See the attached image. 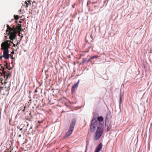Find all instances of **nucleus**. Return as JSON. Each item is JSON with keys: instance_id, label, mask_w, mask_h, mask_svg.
<instances>
[{"instance_id": "27", "label": "nucleus", "mask_w": 152, "mask_h": 152, "mask_svg": "<svg viewBox=\"0 0 152 152\" xmlns=\"http://www.w3.org/2000/svg\"><path fill=\"white\" fill-rule=\"evenodd\" d=\"M32 126H31V127H30V129H32Z\"/></svg>"}, {"instance_id": "13", "label": "nucleus", "mask_w": 152, "mask_h": 152, "mask_svg": "<svg viewBox=\"0 0 152 152\" xmlns=\"http://www.w3.org/2000/svg\"><path fill=\"white\" fill-rule=\"evenodd\" d=\"M98 57V56H92L91 57V59H94Z\"/></svg>"}, {"instance_id": "15", "label": "nucleus", "mask_w": 152, "mask_h": 152, "mask_svg": "<svg viewBox=\"0 0 152 152\" xmlns=\"http://www.w3.org/2000/svg\"><path fill=\"white\" fill-rule=\"evenodd\" d=\"M110 127L109 126H108L107 128V132H108V131H109L110 130Z\"/></svg>"}, {"instance_id": "24", "label": "nucleus", "mask_w": 152, "mask_h": 152, "mask_svg": "<svg viewBox=\"0 0 152 152\" xmlns=\"http://www.w3.org/2000/svg\"><path fill=\"white\" fill-rule=\"evenodd\" d=\"M4 84H6L7 83V82H6V81H4Z\"/></svg>"}, {"instance_id": "28", "label": "nucleus", "mask_w": 152, "mask_h": 152, "mask_svg": "<svg viewBox=\"0 0 152 152\" xmlns=\"http://www.w3.org/2000/svg\"><path fill=\"white\" fill-rule=\"evenodd\" d=\"M13 45L14 46H15V44H13Z\"/></svg>"}, {"instance_id": "20", "label": "nucleus", "mask_w": 152, "mask_h": 152, "mask_svg": "<svg viewBox=\"0 0 152 152\" xmlns=\"http://www.w3.org/2000/svg\"><path fill=\"white\" fill-rule=\"evenodd\" d=\"M91 59H92L91 57L88 60H87L88 62H89Z\"/></svg>"}, {"instance_id": "11", "label": "nucleus", "mask_w": 152, "mask_h": 152, "mask_svg": "<svg viewBox=\"0 0 152 152\" xmlns=\"http://www.w3.org/2000/svg\"><path fill=\"white\" fill-rule=\"evenodd\" d=\"M88 62L87 60L85 58H83L82 59V61L81 63L83 64L84 63H87Z\"/></svg>"}, {"instance_id": "5", "label": "nucleus", "mask_w": 152, "mask_h": 152, "mask_svg": "<svg viewBox=\"0 0 152 152\" xmlns=\"http://www.w3.org/2000/svg\"><path fill=\"white\" fill-rule=\"evenodd\" d=\"M80 82V80H79L76 83H75L73 85L72 88V93H74L76 90L77 88L78 87V84Z\"/></svg>"}, {"instance_id": "8", "label": "nucleus", "mask_w": 152, "mask_h": 152, "mask_svg": "<svg viewBox=\"0 0 152 152\" xmlns=\"http://www.w3.org/2000/svg\"><path fill=\"white\" fill-rule=\"evenodd\" d=\"M72 132H73V131L69 129V130L66 133V134L64 136V138H66L67 137L69 136L70 135H71V134H72Z\"/></svg>"}, {"instance_id": "32", "label": "nucleus", "mask_w": 152, "mask_h": 152, "mask_svg": "<svg viewBox=\"0 0 152 152\" xmlns=\"http://www.w3.org/2000/svg\"><path fill=\"white\" fill-rule=\"evenodd\" d=\"M2 58V57L1 56L0 57V58L1 59V58Z\"/></svg>"}, {"instance_id": "17", "label": "nucleus", "mask_w": 152, "mask_h": 152, "mask_svg": "<svg viewBox=\"0 0 152 152\" xmlns=\"http://www.w3.org/2000/svg\"><path fill=\"white\" fill-rule=\"evenodd\" d=\"M25 3H26V7H28V4L27 3V2L26 1H25Z\"/></svg>"}, {"instance_id": "3", "label": "nucleus", "mask_w": 152, "mask_h": 152, "mask_svg": "<svg viewBox=\"0 0 152 152\" xmlns=\"http://www.w3.org/2000/svg\"><path fill=\"white\" fill-rule=\"evenodd\" d=\"M7 31L8 32V34L10 35V39L11 40L15 39L16 36V33L14 30L10 27L9 25L7 26Z\"/></svg>"}, {"instance_id": "4", "label": "nucleus", "mask_w": 152, "mask_h": 152, "mask_svg": "<svg viewBox=\"0 0 152 152\" xmlns=\"http://www.w3.org/2000/svg\"><path fill=\"white\" fill-rule=\"evenodd\" d=\"M5 45V43L3 42L1 45V49L4 50L3 57L6 59H7L9 58V50L8 48L5 49V47H6Z\"/></svg>"}, {"instance_id": "33", "label": "nucleus", "mask_w": 152, "mask_h": 152, "mask_svg": "<svg viewBox=\"0 0 152 152\" xmlns=\"http://www.w3.org/2000/svg\"><path fill=\"white\" fill-rule=\"evenodd\" d=\"M4 62H5V63H7V62H6V61H4Z\"/></svg>"}, {"instance_id": "21", "label": "nucleus", "mask_w": 152, "mask_h": 152, "mask_svg": "<svg viewBox=\"0 0 152 152\" xmlns=\"http://www.w3.org/2000/svg\"><path fill=\"white\" fill-rule=\"evenodd\" d=\"M4 152H11V151H5Z\"/></svg>"}, {"instance_id": "9", "label": "nucleus", "mask_w": 152, "mask_h": 152, "mask_svg": "<svg viewBox=\"0 0 152 152\" xmlns=\"http://www.w3.org/2000/svg\"><path fill=\"white\" fill-rule=\"evenodd\" d=\"M9 42L10 41L7 40L4 42L5 43V44L6 45V47H5V49H6L7 48H8H8H10V43H9Z\"/></svg>"}, {"instance_id": "18", "label": "nucleus", "mask_w": 152, "mask_h": 152, "mask_svg": "<svg viewBox=\"0 0 152 152\" xmlns=\"http://www.w3.org/2000/svg\"><path fill=\"white\" fill-rule=\"evenodd\" d=\"M10 75V74H8L7 75V78H6V80H7L8 77Z\"/></svg>"}, {"instance_id": "14", "label": "nucleus", "mask_w": 152, "mask_h": 152, "mask_svg": "<svg viewBox=\"0 0 152 152\" xmlns=\"http://www.w3.org/2000/svg\"><path fill=\"white\" fill-rule=\"evenodd\" d=\"M14 17H15V18L16 19H18V18H19V17H18V15H14Z\"/></svg>"}, {"instance_id": "7", "label": "nucleus", "mask_w": 152, "mask_h": 152, "mask_svg": "<svg viewBox=\"0 0 152 152\" xmlns=\"http://www.w3.org/2000/svg\"><path fill=\"white\" fill-rule=\"evenodd\" d=\"M102 144L101 143L99 144V146L96 148L94 152H99L102 149Z\"/></svg>"}, {"instance_id": "26", "label": "nucleus", "mask_w": 152, "mask_h": 152, "mask_svg": "<svg viewBox=\"0 0 152 152\" xmlns=\"http://www.w3.org/2000/svg\"><path fill=\"white\" fill-rule=\"evenodd\" d=\"M22 129H23L21 128H20V131H21L22 130Z\"/></svg>"}, {"instance_id": "2", "label": "nucleus", "mask_w": 152, "mask_h": 152, "mask_svg": "<svg viewBox=\"0 0 152 152\" xmlns=\"http://www.w3.org/2000/svg\"><path fill=\"white\" fill-rule=\"evenodd\" d=\"M96 126L97 128L95 138L96 140H98L99 139L103 132L104 126V124L100 122Z\"/></svg>"}, {"instance_id": "1", "label": "nucleus", "mask_w": 152, "mask_h": 152, "mask_svg": "<svg viewBox=\"0 0 152 152\" xmlns=\"http://www.w3.org/2000/svg\"><path fill=\"white\" fill-rule=\"evenodd\" d=\"M96 115L94 116L91 122L90 130L92 132H94L95 131L96 127L98 124L99 123L101 122L102 124H102H104V122L103 121V118L102 116H100L98 117L97 120H96V117H95V116Z\"/></svg>"}, {"instance_id": "6", "label": "nucleus", "mask_w": 152, "mask_h": 152, "mask_svg": "<svg viewBox=\"0 0 152 152\" xmlns=\"http://www.w3.org/2000/svg\"><path fill=\"white\" fill-rule=\"evenodd\" d=\"M76 122V120L75 119H73L71 122L70 124L69 129L73 131Z\"/></svg>"}, {"instance_id": "19", "label": "nucleus", "mask_w": 152, "mask_h": 152, "mask_svg": "<svg viewBox=\"0 0 152 152\" xmlns=\"http://www.w3.org/2000/svg\"><path fill=\"white\" fill-rule=\"evenodd\" d=\"M26 107H25V106L24 107V109L23 110H22V111L23 112H24V111H25V109L26 108Z\"/></svg>"}, {"instance_id": "30", "label": "nucleus", "mask_w": 152, "mask_h": 152, "mask_svg": "<svg viewBox=\"0 0 152 152\" xmlns=\"http://www.w3.org/2000/svg\"><path fill=\"white\" fill-rule=\"evenodd\" d=\"M11 68H10L9 69V70H10L11 69Z\"/></svg>"}, {"instance_id": "35", "label": "nucleus", "mask_w": 152, "mask_h": 152, "mask_svg": "<svg viewBox=\"0 0 152 152\" xmlns=\"http://www.w3.org/2000/svg\"><path fill=\"white\" fill-rule=\"evenodd\" d=\"M18 42H17V44H18Z\"/></svg>"}, {"instance_id": "25", "label": "nucleus", "mask_w": 152, "mask_h": 152, "mask_svg": "<svg viewBox=\"0 0 152 152\" xmlns=\"http://www.w3.org/2000/svg\"><path fill=\"white\" fill-rule=\"evenodd\" d=\"M21 134H19L18 136V137H21Z\"/></svg>"}, {"instance_id": "10", "label": "nucleus", "mask_w": 152, "mask_h": 152, "mask_svg": "<svg viewBox=\"0 0 152 152\" xmlns=\"http://www.w3.org/2000/svg\"><path fill=\"white\" fill-rule=\"evenodd\" d=\"M4 66H5V65H4V66H3L2 65L0 64V69L1 70H2L3 73L4 74H5V72L4 71Z\"/></svg>"}, {"instance_id": "22", "label": "nucleus", "mask_w": 152, "mask_h": 152, "mask_svg": "<svg viewBox=\"0 0 152 152\" xmlns=\"http://www.w3.org/2000/svg\"><path fill=\"white\" fill-rule=\"evenodd\" d=\"M17 129H20V126H17Z\"/></svg>"}, {"instance_id": "29", "label": "nucleus", "mask_w": 152, "mask_h": 152, "mask_svg": "<svg viewBox=\"0 0 152 152\" xmlns=\"http://www.w3.org/2000/svg\"><path fill=\"white\" fill-rule=\"evenodd\" d=\"M6 68L7 69H8V67L7 66H6Z\"/></svg>"}, {"instance_id": "31", "label": "nucleus", "mask_w": 152, "mask_h": 152, "mask_svg": "<svg viewBox=\"0 0 152 152\" xmlns=\"http://www.w3.org/2000/svg\"><path fill=\"white\" fill-rule=\"evenodd\" d=\"M28 2L29 3H30V4H31V3H30V1H28Z\"/></svg>"}, {"instance_id": "34", "label": "nucleus", "mask_w": 152, "mask_h": 152, "mask_svg": "<svg viewBox=\"0 0 152 152\" xmlns=\"http://www.w3.org/2000/svg\"><path fill=\"white\" fill-rule=\"evenodd\" d=\"M3 88V87H1V88Z\"/></svg>"}, {"instance_id": "12", "label": "nucleus", "mask_w": 152, "mask_h": 152, "mask_svg": "<svg viewBox=\"0 0 152 152\" xmlns=\"http://www.w3.org/2000/svg\"><path fill=\"white\" fill-rule=\"evenodd\" d=\"M122 96H120V100L119 101V104H120L122 102Z\"/></svg>"}, {"instance_id": "16", "label": "nucleus", "mask_w": 152, "mask_h": 152, "mask_svg": "<svg viewBox=\"0 0 152 152\" xmlns=\"http://www.w3.org/2000/svg\"><path fill=\"white\" fill-rule=\"evenodd\" d=\"M87 146H88V144H87V145H86V149H85V152H86V151H87Z\"/></svg>"}, {"instance_id": "23", "label": "nucleus", "mask_w": 152, "mask_h": 152, "mask_svg": "<svg viewBox=\"0 0 152 152\" xmlns=\"http://www.w3.org/2000/svg\"><path fill=\"white\" fill-rule=\"evenodd\" d=\"M9 42H10V43H13V41L12 42L11 41H10Z\"/></svg>"}]
</instances>
